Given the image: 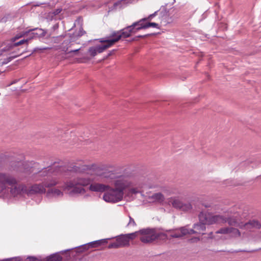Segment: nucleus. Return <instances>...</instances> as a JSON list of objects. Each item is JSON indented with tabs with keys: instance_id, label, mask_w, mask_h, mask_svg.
<instances>
[{
	"instance_id": "49530a36",
	"label": "nucleus",
	"mask_w": 261,
	"mask_h": 261,
	"mask_svg": "<svg viewBox=\"0 0 261 261\" xmlns=\"http://www.w3.org/2000/svg\"><path fill=\"white\" fill-rule=\"evenodd\" d=\"M80 50V48L76 49H74V50H71L69 51H67L66 54H70V53H77L79 52V51Z\"/></svg>"
},
{
	"instance_id": "052dcab7",
	"label": "nucleus",
	"mask_w": 261,
	"mask_h": 261,
	"mask_svg": "<svg viewBox=\"0 0 261 261\" xmlns=\"http://www.w3.org/2000/svg\"><path fill=\"white\" fill-rule=\"evenodd\" d=\"M240 251H238V252H239ZM241 251H242V250ZM243 251L245 252V250H243Z\"/></svg>"
},
{
	"instance_id": "864d4df0",
	"label": "nucleus",
	"mask_w": 261,
	"mask_h": 261,
	"mask_svg": "<svg viewBox=\"0 0 261 261\" xmlns=\"http://www.w3.org/2000/svg\"><path fill=\"white\" fill-rule=\"evenodd\" d=\"M166 231L167 232H171V231H173V229H169V230H167Z\"/></svg>"
},
{
	"instance_id": "de8ad7c7",
	"label": "nucleus",
	"mask_w": 261,
	"mask_h": 261,
	"mask_svg": "<svg viewBox=\"0 0 261 261\" xmlns=\"http://www.w3.org/2000/svg\"><path fill=\"white\" fill-rule=\"evenodd\" d=\"M59 28V24L58 23H56L55 24L53 27H52V29L54 30V31H55L57 29H58Z\"/></svg>"
},
{
	"instance_id": "6ab92c4d",
	"label": "nucleus",
	"mask_w": 261,
	"mask_h": 261,
	"mask_svg": "<svg viewBox=\"0 0 261 261\" xmlns=\"http://www.w3.org/2000/svg\"><path fill=\"white\" fill-rule=\"evenodd\" d=\"M232 232L235 233H237L239 236L241 235L239 230L237 228H234L233 227H223L221 228L216 231L217 233L220 234H229Z\"/></svg>"
},
{
	"instance_id": "5fc2aeb1",
	"label": "nucleus",
	"mask_w": 261,
	"mask_h": 261,
	"mask_svg": "<svg viewBox=\"0 0 261 261\" xmlns=\"http://www.w3.org/2000/svg\"><path fill=\"white\" fill-rule=\"evenodd\" d=\"M128 41H129V42L134 41L133 40V38H131L129 40H128Z\"/></svg>"
},
{
	"instance_id": "aec40b11",
	"label": "nucleus",
	"mask_w": 261,
	"mask_h": 261,
	"mask_svg": "<svg viewBox=\"0 0 261 261\" xmlns=\"http://www.w3.org/2000/svg\"><path fill=\"white\" fill-rule=\"evenodd\" d=\"M31 31H33V35H34L36 39L43 38L47 34V31L46 30L38 28L31 29Z\"/></svg>"
},
{
	"instance_id": "5701e85b",
	"label": "nucleus",
	"mask_w": 261,
	"mask_h": 261,
	"mask_svg": "<svg viewBox=\"0 0 261 261\" xmlns=\"http://www.w3.org/2000/svg\"><path fill=\"white\" fill-rule=\"evenodd\" d=\"M136 0H120L114 4V7L115 8H119V9L123 8L128 4L134 3Z\"/></svg>"
},
{
	"instance_id": "a18cd8bd",
	"label": "nucleus",
	"mask_w": 261,
	"mask_h": 261,
	"mask_svg": "<svg viewBox=\"0 0 261 261\" xmlns=\"http://www.w3.org/2000/svg\"><path fill=\"white\" fill-rule=\"evenodd\" d=\"M129 223L128 224H133V226H136V223L134 220V219L131 217L130 216L129 217Z\"/></svg>"
},
{
	"instance_id": "1a4fd4ad",
	"label": "nucleus",
	"mask_w": 261,
	"mask_h": 261,
	"mask_svg": "<svg viewBox=\"0 0 261 261\" xmlns=\"http://www.w3.org/2000/svg\"><path fill=\"white\" fill-rule=\"evenodd\" d=\"M113 191H114L113 188L110 187V188L106 191V192L103 195V200L107 202L115 203L120 201L122 199L123 196L122 195L117 192H113Z\"/></svg>"
},
{
	"instance_id": "e433bc0d",
	"label": "nucleus",
	"mask_w": 261,
	"mask_h": 261,
	"mask_svg": "<svg viewBox=\"0 0 261 261\" xmlns=\"http://www.w3.org/2000/svg\"><path fill=\"white\" fill-rule=\"evenodd\" d=\"M0 261H22V259L20 256H16L0 259Z\"/></svg>"
},
{
	"instance_id": "4c0bfd02",
	"label": "nucleus",
	"mask_w": 261,
	"mask_h": 261,
	"mask_svg": "<svg viewBox=\"0 0 261 261\" xmlns=\"http://www.w3.org/2000/svg\"><path fill=\"white\" fill-rule=\"evenodd\" d=\"M49 47H36L34 48L32 50V54L35 53H42L43 50H46L49 49Z\"/></svg>"
},
{
	"instance_id": "13d9d810",
	"label": "nucleus",
	"mask_w": 261,
	"mask_h": 261,
	"mask_svg": "<svg viewBox=\"0 0 261 261\" xmlns=\"http://www.w3.org/2000/svg\"><path fill=\"white\" fill-rule=\"evenodd\" d=\"M175 3V0H173V2L172 3V5Z\"/></svg>"
},
{
	"instance_id": "bb28decb",
	"label": "nucleus",
	"mask_w": 261,
	"mask_h": 261,
	"mask_svg": "<svg viewBox=\"0 0 261 261\" xmlns=\"http://www.w3.org/2000/svg\"><path fill=\"white\" fill-rule=\"evenodd\" d=\"M28 51V50L24 49L23 51L20 53V54L15 55H11V56L4 59L3 61L1 63L2 65H4L8 64V63L11 62L12 60L16 58L17 57L21 56V55H22Z\"/></svg>"
},
{
	"instance_id": "a19ab883",
	"label": "nucleus",
	"mask_w": 261,
	"mask_h": 261,
	"mask_svg": "<svg viewBox=\"0 0 261 261\" xmlns=\"http://www.w3.org/2000/svg\"><path fill=\"white\" fill-rule=\"evenodd\" d=\"M62 8H57V9H56L55 10H54V11H53L51 13L54 16H56V15H58L59 13H60L62 11Z\"/></svg>"
},
{
	"instance_id": "8fccbe9b",
	"label": "nucleus",
	"mask_w": 261,
	"mask_h": 261,
	"mask_svg": "<svg viewBox=\"0 0 261 261\" xmlns=\"http://www.w3.org/2000/svg\"><path fill=\"white\" fill-rule=\"evenodd\" d=\"M17 82V80H14L9 85V86H10L11 85L14 84L16 83Z\"/></svg>"
},
{
	"instance_id": "423d86ee",
	"label": "nucleus",
	"mask_w": 261,
	"mask_h": 261,
	"mask_svg": "<svg viewBox=\"0 0 261 261\" xmlns=\"http://www.w3.org/2000/svg\"><path fill=\"white\" fill-rule=\"evenodd\" d=\"M63 40L62 43L60 45V48L63 51L66 53L68 51V49L70 47L74 42L76 41L74 37L71 34H66L65 35H61L56 37H54V41L55 43H59L60 41Z\"/></svg>"
},
{
	"instance_id": "3c124183",
	"label": "nucleus",
	"mask_w": 261,
	"mask_h": 261,
	"mask_svg": "<svg viewBox=\"0 0 261 261\" xmlns=\"http://www.w3.org/2000/svg\"><path fill=\"white\" fill-rule=\"evenodd\" d=\"M133 40H134V41H138L139 40V39L137 38V36H136L134 37H133Z\"/></svg>"
},
{
	"instance_id": "6e6552de",
	"label": "nucleus",
	"mask_w": 261,
	"mask_h": 261,
	"mask_svg": "<svg viewBox=\"0 0 261 261\" xmlns=\"http://www.w3.org/2000/svg\"><path fill=\"white\" fill-rule=\"evenodd\" d=\"M111 239V238L100 239L92 241L91 242L81 245L78 247H76L74 248V249H75V254H76L78 253H82L86 250H87L90 248H95L107 244L108 243V241Z\"/></svg>"
},
{
	"instance_id": "6e6d98bb",
	"label": "nucleus",
	"mask_w": 261,
	"mask_h": 261,
	"mask_svg": "<svg viewBox=\"0 0 261 261\" xmlns=\"http://www.w3.org/2000/svg\"><path fill=\"white\" fill-rule=\"evenodd\" d=\"M248 163H249V161H246V162H245L244 163H243L242 164H243V165H245V164H246Z\"/></svg>"
},
{
	"instance_id": "72a5a7b5",
	"label": "nucleus",
	"mask_w": 261,
	"mask_h": 261,
	"mask_svg": "<svg viewBox=\"0 0 261 261\" xmlns=\"http://www.w3.org/2000/svg\"><path fill=\"white\" fill-rule=\"evenodd\" d=\"M14 45H15V47L20 46L23 44H26L27 47H28V45H27V39H25L24 38L23 39H21L18 41H14ZM27 50V48L25 49Z\"/></svg>"
},
{
	"instance_id": "9b49d317",
	"label": "nucleus",
	"mask_w": 261,
	"mask_h": 261,
	"mask_svg": "<svg viewBox=\"0 0 261 261\" xmlns=\"http://www.w3.org/2000/svg\"><path fill=\"white\" fill-rule=\"evenodd\" d=\"M176 230H179L180 232L172 233L170 235L172 238H180L187 234H196L197 232L195 229H188L186 226H182L175 229Z\"/></svg>"
},
{
	"instance_id": "bf43d9fd",
	"label": "nucleus",
	"mask_w": 261,
	"mask_h": 261,
	"mask_svg": "<svg viewBox=\"0 0 261 261\" xmlns=\"http://www.w3.org/2000/svg\"><path fill=\"white\" fill-rule=\"evenodd\" d=\"M3 71H0V74H1L2 73H3Z\"/></svg>"
},
{
	"instance_id": "680f3d73",
	"label": "nucleus",
	"mask_w": 261,
	"mask_h": 261,
	"mask_svg": "<svg viewBox=\"0 0 261 261\" xmlns=\"http://www.w3.org/2000/svg\"><path fill=\"white\" fill-rule=\"evenodd\" d=\"M212 233H213L212 232H211L210 233V234H212Z\"/></svg>"
},
{
	"instance_id": "f257e3e1",
	"label": "nucleus",
	"mask_w": 261,
	"mask_h": 261,
	"mask_svg": "<svg viewBox=\"0 0 261 261\" xmlns=\"http://www.w3.org/2000/svg\"><path fill=\"white\" fill-rule=\"evenodd\" d=\"M91 183L89 178H77L65 182L66 189L69 191V195L73 196L79 194L86 192L83 187H86Z\"/></svg>"
},
{
	"instance_id": "2f4dec72",
	"label": "nucleus",
	"mask_w": 261,
	"mask_h": 261,
	"mask_svg": "<svg viewBox=\"0 0 261 261\" xmlns=\"http://www.w3.org/2000/svg\"><path fill=\"white\" fill-rule=\"evenodd\" d=\"M144 24H145V27L146 29H147L149 28H150V27L153 28H156L158 29H160V25L156 22H150L149 21H147L144 22Z\"/></svg>"
},
{
	"instance_id": "dca6fc26",
	"label": "nucleus",
	"mask_w": 261,
	"mask_h": 261,
	"mask_svg": "<svg viewBox=\"0 0 261 261\" xmlns=\"http://www.w3.org/2000/svg\"><path fill=\"white\" fill-rule=\"evenodd\" d=\"M89 185H90L89 187V190L93 192H103L110 188L109 186L102 184L97 183L93 184L90 183Z\"/></svg>"
},
{
	"instance_id": "a878e982",
	"label": "nucleus",
	"mask_w": 261,
	"mask_h": 261,
	"mask_svg": "<svg viewBox=\"0 0 261 261\" xmlns=\"http://www.w3.org/2000/svg\"><path fill=\"white\" fill-rule=\"evenodd\" d=\"M14 44V42L10 39L9 42L6 44L5 46L2 49H0L1 55H2L4 52L10 51L13 49L14 48L16 47Z\"/></svg>"
},
{
	"instance_id": "473e14b6",
	"label": "nucleus",
	"mask_w": 261,
	"mask_h": 261,
	"mask_svg": "<svg viewBox=\"0 0 261 261\" xmlns=\"http://www.w3.org/2000/svg\"><path fill=\"white\" fill-rule=\"evenodd\" d=\"M29 32H21L18 34H17L16 35H15L14 37L11 38L12 40H13L14 42L17 41L20 38H21L22 37H24L25 34H27Z\"/></svg>"
},
{
	"instance_id": "c756f323",
	"label": "nucleus",
	"mask_w": 261,
	"mask_h": 261,
	"mask_svg": "<svg viewBox=\"0 0 261 261\" xmlns=\"http://www.w3.org/2000/svg\"><path fill=\"white\" fill-rule=\"evenodd\" d=\"M31 29H29L24 32H29L27 34H25V39H27V45H29L30 41L34 39H36L34 35H33V31H31Z\"/></svg>"
},
{
	"instance_id": "a211bd4d",
	"label": "nucleus",
	"mask_w": 261,
	"mask_h": 261,
	"mask_svg": "<svg viewBox=\"0 0 261 261\" xmlns=\"http://www.w3.org/2000/svg\"><path fill=\"white\" fill-rule=\"evenodd\" d=\"M17 183L14 185V187L11 188L10 192L12 194L18 195L21 193L27 194V187L24 185H19L18 186H15Z\"/></svg>"
},
{
	"instance_id": "ea45409f",
	"label": "nucleus",
	"mask_w": 261,
	"mask_h": 261,
	"mask_svg": "<svg viewBox=\"0 0 261 261\" xmlns=\"http://www.w3.org/2000/svg\"><path fill=\"white\" fill-rule=\"evenodd\" d=\"M156 35L155 33H151V34H147L143 35H138L137 36V38L139 39V38H145L146 37H149V36H154V35Z\"/></svg>"
},
{
	"instance_id": "0eeeda50",
	"label": "nucleus",
	"mask_w": 261,
	"mask_h": 261,
	"mask_svg": "<svg viewBox=\"0 0 261 261\" xmlns=\"http://www.w3.org/2000/svg\"><path fill=\"white\" fill-rule=\"evenodd\" d=\"M199 222L206 224L211 225L214 223H220L224 220L222 216L217 215L212 216L209 213L206 214L201 212L198 215Z\"/></svg>"
},
{
	"instance_id": "f8f14e48",
	"label": "nucleus",
	"mask_w": 261,
	"mask_h": 261,
	"mask_svg": "<svg viewBox=\"0 0 261 261\" xmlns=\"http://www.w3.org/2000/svg\"><path fill=\"white\" fill-rule=\"evenodd\" d=\"M172 205L174 208L184 212H187L192 208L190 203H184L179 199H174L172 202Z\"/></svg>"
},
{
	"instance_id": "f3484780",
	"label": "nucleus",
	"mask_w": 261,
	"mask_h": 261,
	"mask_svg": "<svg viewBox=\"0 0 261 261\" xmlns=\"http://www.w3.org/2000/svg\"><path fill=\"white\" fill-rule=\"evenodd\" d=\"M74 248L68 249L63 251H61V253H64L67 251H71ZM60 252H56L50 254L45 257L44 261H62V257L60 254Z\"/></svg>"
},
{
	"instance_id": "37998d69",
	"label": "nucleus",
	"mask_w": 261,
	"mask_h": 261,
	"mask_svg": "<svg viewBox=\"0 0 261 261\" xmlns=\"http://www.w3.org/2000/svg\"><path fill=\"white\" fill-rule=\"evenodd\" d=\"M43 5H49V3H40V2H36L35 4L34 5L35 7H39Z\"/></svg>"
},
{
	"instance_id": "58836bf2",
	"label": "nucleus",
	"mask_w": 261,
	"mask_h": 261,
	"mask_svg": "<svg viewBox=\"0 0 261 261\" xmlns=\"http://www.w3.org/2000/svg\"><path fill=\"white\" fill-rule=\"evenodd\" d=\"M116 50H117V49H114L111 50H110L109 51V53H108V54L103 57V60H105V59H107L108 58H109V57L113 55Z\"/></svg>"
},
{
	"instance_id": "20e7f679",
	"label": "nucleus",
	"mask_w": 261,
	"mask_h": 261,
	"mask_svg": "<svg viewBox=\"0 0 261 261\" xmlns=\"http://www.w3.org/2000/svg\"><path fill=\"white\" fill-rule=\"evenodd\" d=\"M96 40L102 43L95 46L97 53H101L120 40V38L117 36L115 31H112L109 36L97 39Z\"/></svg>"
},
{
	"instance_id": "f704fd0d",
	"label": "nucleus",
	"mask_w": 261,
	"mask_h": 261,
	"mask_svg": "<svg viewBox=\"0 0 261 261\" xmlns=\"http://www.w3.org/2000/svg\"><path fill=\"white\" fill-rule=\"evenodd\" d=\"M158 12L159 11L157 10L153 13L149 15L147 17L142 18V20H143L145 22L147 21H150L153 17L158 15Z\"/></svg>"
},
{
	"instance_id": "4d7b16f0",
	"label": "nucleus",
	"mask_w": 261,
	"mask_h": 261,
	"mask_svg": "<svg viewBox=\"0 0 261 261\" xmlns=\"http://www.w3.org/2000/svg\"><path fill=\"white\" fill-rule=\"evenodd\" d=\"M44 169H45V170L42 172V173L41 174V175H43V173H44V172H45V171H46V168H44Z\"/></svg>"
},
{
	"instance_id": "b1692460",
	"label": "nucleus",
	"mask_w": 261,
	"mask_h": 261,
	"mask_svg": "<svg viewBox=\"0 0 261 261\" xmlns=\"http://www.w3.org/2000/svg\"><path fill=\"white\" fill-rule=\"evenodd\" d=\"M137 232V234L139 233L141 234L144 236H148L151 235V234H157L156 232L155 228H143L139 230V231H136Z\"/></svg>"
},
{
	"instance_id": "79ce46f5",
	"label": "nucleus",
	"mask_w": 261,
	"mask_h": 261,
	"mask_svg": "<svg viewBox=\"0 0 261 261\" xmlns=\"http://www.w3.org/2000/svg\"><path fill=\"white\" fill-rule=\"evenodd\" d=\"M130 193L132 194H136L139 192V191L136 188H131L129 190Z\"/></svg>"
},
{
	"instance_id": "7ed1b4c3",
	"label": "nucleus",
	"mask_w": 261,
	"mask_h": 261,
	"mask_svg": "<svg viewBox=\"0 0 261 261\" xmlns=\"http://www.w3.org/2000/svg\"><path fill=\"white\" fill-rule=\"evenodd\" d=\"M137 236V232H134L129 233L121 234L112 239H116V242L110 243L108 246V249H117L120 247H129L130 241L133 240Z\"/></svg>"
},
{
	"instance_id": "7c9ffc66",
	"label": "nucleus",
	"mask_w": 261,
	"mask_h": 261,
	"mask_svg": "<svg viewBox=\"0 0 261 261\" xmlns=\"http://www.w3.org/2000/svg\"><path fill=\"white\" fill-rule=\"evenodd\" d=\"M151 198L155 201L159 202H163L165 199L163 194L160 192L153 194L151 196Z\"/></svg>"
},
{
	"instance_id": "4468645a",
	"label": "nucleus",
	"mask_w": 261,
	"mask_h": 261,
	"mask_svg": "<svg viewBox=\"0 0 261 261\" xmlns=\"http://www.w3.org/2000/svg\"><path fill=\"white\" fill-rule=\"evenodd\" d=\"M115 188H113V192H117L123 197L124 190L127 187L126 184L121 179H117L114 182Z\"/></svg>"
},
{
	"instance_id": "393cba45",
	"label": "nucleus",
	"mask_w": 261,
	"mask_h": 261,
	"mask_svg": "<svg viewBox=\"0 0 261 261\" xmlns=\"http://www.w3.org/2000/svg\"><path fill=\"white\" fill-rule=\"evenodd\" d=\"M223 217L224 220H223V221H221L220 223L227 222L229 225L234 226H237L239 224V222L238 220L233 217L225 218L223 216Z\"/></svg>"
},
{
	"instance_id": "09e8293b",
	"label": "nucleus",
	"mask_w": 261,
	"mask_h": 261,
	"mask_svg": "<svg viewBox=\"0 0 261 261\" xmlns=\"http://www.w3.org/2000/svg\"><path fill=\"white\" fill-rule=\"evenodd\" d=\"M7 18L6 17H3L1 18V19L0 20V22H6L7 21Z\"/></svg>"
},
{
	"instance_id": "cd10ccee",
	"label": "nucleus",
	"mask_w": 261,
	"mask_h": 261,
	"mask_svg": "<svg viewBox=\"0 0 261 261\" xmlns=\"http://www.w3.org/2000/svg\"><path fill=\"white\" fill-rule=\"evenodd\" d=\"M205 225L206 224L205 223H200L199 222V223L194 224L193 228L197 230H198L199 231V233H200L201 231L203 232L205 230Z\"/></svg>"
},
{
	"instance_id": "39448f33",
	"label": "nucleus",
	"mask_w": 261,
	"mask_h": 261,
	"mask_svg": "<svg viewBox=\"0 0 261 261\" xmlns=\"http://www.w3.org/2000/svg\"><path fill=\"white\" fill-rule=\"evenodd\" d=\"M57 182L56 181L51 180L49 182H44L43 185L35 184L29 188L27 187V194L31 196L36 194H43L46 192L45 188H50L56 186Z\"/></svg>"
},
{
	"instance_id": "c03bdc74",
	"label": "nucleus",
	"mask_w": 261,
	"mask_h": 261,
	"mask_svg": "<svg viewBox=\"0 0 261 261\" xmlns=\"http://www.w3.org/2000/svg\"><path fill=\"white\" fill-rule=\"evenodd\" d=\"M20 48H18L16 49L15 50H13L12 52H11L10 54L11 55H15L20 54V53H19L20 51Z\"/></svg>"
},
{
	"instance_id": "603ef678",
	"label": "nucleus",
	"mask_w": 261,
	"mask_h": 261,
	"mask_svg": "<svg viewBox=\"0 0 261 261\" xmlns=\"http://www.w3.org/2000/svg\"><path fill=\"white\" fill-rule=\"evenodd\" d=\"M32 54H32V52H31L30 54H29V55H28V56H25V57H24V58H28V57H29L31 56L32 55Z\"/></svg>"
},
{
	"instance_id": "9d476101",
	"label": "nucleus",
	"mask_w": 261,
	"mask_h": 261,
	"mask_svg": "<svg viewBox=\"0 0 261 261\" xmlns=\"http://www.w3.org/2000/svg\"><path fill=\"white\" fill-rule=\"evenodd\" d=\"M17 180L12 176L6 174H0V192L6 188V185L12 186L16 184Z\"/></svg>"
},
{
	"instance_id": "412c9836",
	"label": "nucleus",
	"mask_w": 261,
	"mask_h": 261,
	"mask_svg": "<svg viewBox=\"0 0 261 261\" xmlns=\"http://www.w3.org/2000/svg\"><path fill=\"white\" fill-rule=\"evenodd\" d=\"M168 4H166L165 5L162 6L159 11V18L161 19H165L167 18L169 16V9H168L167 6Z\"/></svg>"
},
{
	"instance_id": "ddd939ff",
	"label": "nucleus",
	"mask_w": 261,
	"mask_h": 261,
	"mask_svg": "<svg viewBox=\"0 0 261 261\" xmlns=\"http://www.w3.org/2000/svg\"><path fill=\"white\" fill-rule=\"evenodd\" d=\"M167 237V234L164 233H158L157 234H151V235L144 236L140 238V241L144 243H151L154 240L158 239L160 237Z\"/></svg>"
},
{
	"instance_id": "4be33fe9",
	"label": "nucleus",
	"mask_w": 261,
	"mask_h": 261,
	"mask_svg": "<svg viewBox=\"0 0 261 261\" xmlns=\"http://www.w3.org/2000/svg\"><path fill=\"white\" fill-rule=\"evenodd\" d=\"M245 227L247 228H255L256 229H260L261 228V224L260 223L256 220H251L248 222H246L245 225Z\"/></svg>"
},
{
	"instance_id": "c85d7f7f",
	"label": "nucleus",
	"mask_w": 261,
	"mask_h": 261,
	"mask_svg": "<svg viewBox=\"0 0 261 261\" xmlns=\"http://www.w3.org/2000/svg\"><path fill=\"white\" fill-rule=\"evenodd\" d=\"M55 194L57 196H62L63 193L59 189H49L46 194L47 197L50 196V194Z\"/></svg>"
},
{
	"instance_id": "c9c22d12",
	"label": "nucleus",
	"mask_w": 261,
	"mask_h": 261,
	"mask_svg": "<svg viewBox=\"0 0 261 261\" xmlns=\"http://www.w3.org/2000/svg\"><path fill=\"white\" fill-rule=\"evenodd\" d=\"M88 51L92 57H94L97 53L95 46L90 47Z\"/></svg>"
},
{
	"instance_id": "f03ea898",
	"label": "nucleus",
	"mask_w": 261,
	"mask_h": 261,
	"mask_svg": "<svg viewBox=\"0 0 261 261\" xmlns=\"http://www.w3.org/2000/svg\"><path fill=\"white\" fill-rule=\"evenodd\" d=\"M144 21L142 18L134 22L131 25H128L119 31H116L120 40L122 38H127L137 33L141 30H145Z\"/></svg>"
},
{
	"instance_id": "2eb2a0df",
	"label": "nucleus",
	"mask_w": 261,
	"mask_h": 261,
	"mask_svg": "<svg viewBox=\"0 0 261 261\" xmlns=\"http://www.w3.org/2000/svg\"><path fill=\"white\" fill-rule=\"evenodd\" d=\"M82 22H83V18L82 17L79 16L76 19L74 25H75L76 24H80V28L78 32L73 33L72 34L74 38L76 41L80 37L86 34V31H85L82 27Z\"/></svg>"
}]
</instances>
